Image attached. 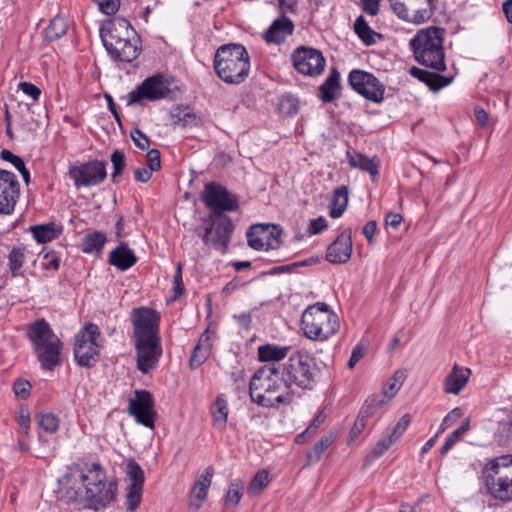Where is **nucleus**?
Returning a JSON list of instances; mask_svg holds the SVG:
<instances>
[{"label":"nucleus","instance_id":"obj_1","mask_svg":"<svg viewBox=\"0 0 512 512\" xmlns=\"http://www.w3.org/2000/svg\"><path fill=\"white\" fill-rule=\"evenodd\" d=\"M203 201L212 212L203 219L205 228L199 236L206 246L224 253L228 248L233 224L223 212L237 210L238 200L224 186L212 182L205 186Z\"/></svg>","mask_w":512,"mask_h":512},{"label":"nucleus","instance_id":"obj_2","mask_svg":"<svg viewBox=\"0 0 512 512\" xmlns=\"http://www.w3.org/2000/svg\"><path fill=\"white\" fill-rule=\"evenodd\" d=\"M76 481L83 486L71 485L66 496L70 501L78 502L84 508L100 511L111 505L117 496V483L108 482L106 472L98 463H93L87 472L79 471Z\"/></svg>","mask_w":512,"mask_h":512},{"label":"nucleus","instance_id":"obj_3","mask_svg":"<svg viewBox=\"0 0 512 512\" xmlns=\"http://www.w3.org/2000/svg\"><path fill=\"white\" fill-rule=\"evenodd\" d=\"M252 402L272 408L292 401V392L282 372L275 363H269L255 371L249 381Z\"/></svg>","mask_w":512,"mask_h":512},{"label":"nucleus","instance_id":"obj_4","mask_svg":"<svg viewBox=\"0 0 512 512\" xmlns=\"http://www.w3.org/2000/svg\"><path fill=\"white\" fill-rule=\"evenodd\" d=\"M214 70L225 83L238 85L243 83L250 72V57L241 44L221 45L214 55Z\"/></svg>","mask_w":512,"mask_h":512},{"label":"nucleus","instance_id":"obj_5","mask_svg":"<svg viewBox=\"0 0 512 512\" xmlns=\"http://www.w3.org/2000/svg\"><path fill=\"white\" fill-rule=\"evenodd\" d=\"M27 337L43 369L52 371L60 365L63 343L45 319L31 323L27 329Z\"/></svg>","mask_w":512,"mask_h":512},{"label":"nucleus","instance_id":"obj_6","mask_svg":"<svg viewBox=\"0 0 512 512\" xmlns=\"http://www.w3.org/2000/svg\"><path fill=\"white\" fill-rule=\"evenodd\" d=\"M410 46L419 64L438 71L446 69L443 29L430 26L420 30L410 40Z\"/></svg>","mask_w":512,"mask_h":512},{"label":"nucleus","instance_id":"obj_7","mask_svg":"<svg viewBox=\"0 0 512 512\" xmlns=\"http://www.w3.org/2000/svg\"><path fill=\"white\" fill-rule=\"evenodd\" d=\"M340 327L339 318L327 304L318 302L305 309L301 318L304 335L314 341H326Z\"/></svg>","mask_w":512,"mask_h":512},{"label":"nucleus","instance_id":"obj_8","mask_svg":"<svg viewBox=\"0 0 512 512\" xmlns=\"http://www.w3.org/2000/svg\"><path fill=\"white\" fill-rule=\"evenodd\" d=\"M131 34H135V31L130 23L123 19L115 22L101 34L103 45L114 60L130 63L139 56L138 41H132Z\"/></svg>","mask_w":512,"mask_h":512},{"label":"nucleus","instance_id":"obj_9","mask_svg":"<svg viewBox=\"0 0 512 512\" xmlns=\"http://www.w3.org/2000/svg\"><path fill=\"white\" fill-rule=\"evenodd\" d=\"M278 366L289 389L295 385L303 390H311L317 382L319 368L316 359L307 352L296 351Z\"/></svg>","mask_w":512,"mask_h":512},{"label":"nucleus","instance_id":"obj_10","mask_svg":"<svg viewBox=\"0 0 512 512\" xmlns=\"http://www.w3.org/2000/svg\"><path fill=\"white\" fill-rule=\"evenodd\" d=\"M487 491L495 499L512 500V455H504L489 461L482 470Z\"/></svg>","mask_w":512,"mask_h":512},{"label":"nucleus","instance_id":"obj_11","mask_svg":"<svg viewBox=\"0 0 512 512\" xmlns=\"http://www.w3.org/2000/svg\"><path fill=\"white\" fill-rule=\"evenodd\" d=\"M101 332L96 324H86L76 335L74 342V358L83 367H91L97 362L101 348Z\"/></svg>","mask_w":512,"mask_h":512},{"label":"nucleus","instance_id":"obj_12","mask_svg":"<svg viewBox=\"0 0 512 512\" xmlns=\"http://www.w3.org/2000/svg\"><path fill=\"white\" fill-rule=\"evenodd\" d=\"M171 94V80L163 74L147 77L141 84L127 95V105H143L154 102Z\"/></svg>","mask_w":512,"mask_h":512},{"label":"nucleus","instance_id":"obj_13","mask_svg":"<svg viewBox=\"0 0 512 512\" xmlns=\"http://www.w3.org/2000/svg\"><path fill=\"white\" fill-rule=\"evenodd\" d=\"M348 83L354 91L368 101L377 104L384 101L385 85L372 73L353 69L348 75Z\"/></svg>","mask_w":512,"mask_h":512},{"label":"nucleus","instance_id":"obj_14","mask_svg":"<svg viewBox=\"0 0 512 512\" xmlns=\"http://www.w3.org/2000/svg\"><path fill=\"white\" fill-rule=\"evenodd\" d=\"M388 2L398 18L419 25L432 17L436 0H410L409 7L400 0H388Z\"/></svg>","mask_w":512,"mask_h":512},{"label":"nucleus","instance_id":"obj_15","mask_svg":"<svg viewBox=\"0 0 512 512\" xmlns=\"http://www.w3.org/2000/svg\"><path fill=\"white\" fill-rule=\"evenodd\" d=\"M68 174L76 188L99 185L107 176L106 165L99 160L71 165Z\"/></svg>","mask_w":512,"mask_h":512},{"label":"nucleus","instance_id":"obj_16","mask_svg":"<svg viewBox=\"0 0 512 512\" xmlns=\"http://www.w3.org/2000/svg\"><path fill=\"white\" fill-rule=\"evenodd\" d=\"M128 412L135 418L137 423L147 428H154L156 412L154 400L150 392L136 390L134 397L129 399Z\"/></svg>","mask_w":512,"mask_h":512},{"label":"nucleus","instance_id":"obj_17","mask_svg":"<svg viewBox=\"0 0 512 512\" xmlns=\"http://www.w3.org/2000/svg\"><path fill=\"white\" fill-rule=\"evenodd\" d=\"M293 66L306 76H318L325 67V58L320 51L314 48L299 47L292 54Z\"/></svg>","mask_w":512,"mask_h":512},{"label":"nucleus","instance_id":"obj_18","mask_svg":"<svg viewBox=\"0 0 512 512\" xmlns=\"http://www.w3.org/2000/svg\"><path fill=\"white\" fill-rule=\"evenodd\" d=\"M132 324L135 340L159 338V317L153 310L144 307L134 309Z\"/></svg>","mask_w":512,"mask_h":512},{"label":"nucleus","instance_id":"obj_19","mask_svg":"<svg viewBox=\"0 0 512 512\" xmlns=\"http://www.w3.org/2000/svg\"><path fill=\"white\" fill-rule=\"evenodd\" d=\"M19 196L17 176L13 172L0 169V215L12 214Z\"/></svg>","mask_w":512,"mask_h":512},{"label":"nucleus","instance_id":"obj_20","mask_svg":"<svg viewBox=\"0 0 512 512\" xmlns=\"http://www.w3.org/2000/svg\"><path fill=\"white\" fill-rule=\"evenodd\" d=\"M137 367L146 374L152 370L162 354L160 338L135 340Z\"/></svg>","mask_w":512,"mask_h":512},{"label":"nucleus","instance_id":"obj_21","mask_svg":"<svg viewBox=\"0 0 512 512\" xmlns=\"http://www.w3.org/2000/svg\"><path fill=\"white\" fill-rule=\"evenodd\" d=\"M352 231L350 228L341 232L327 249L326 259L332 264L347 263L352 254Z\"/></svg>","mask_w":512,"mask_h":512},{"label":"nucleus","instance_id":"obj_22","mask_svg":"<svg viewBox=\"0 0 512 512\" xmlns=\"http://www.w3.org/2000/svg\"><path fill=\"white\" fill-rule=\"evenodd\" d=\"M214 469L207 467L195 481L189 493L188 507L191 510H199L207 498L208 490L212 484Z\"/></svg>","mask_w":512,"mask_h":512},{"label":"nucleus","instance_id":"obj_23","mask_svg":"<svg viewBox=\"0 0 512 512\" xmlns=\"http://www.w3.org/2000/svg\"><path fill=\"white\" fill-rule=\"evenodd\" d=\"M294 32L293 21L285 15L276 18L264 32L263 38L267 43L281 44Z\"/></svg>","mask_w":512,"mask_h":512},{"label":"nucleus","instance_id":"obj_24","mask_svg":"<svg viewBox=\"0 0 512 512\" xmlns=\"http://www.w3.org/2000/svg\"><path fill=\"white\" fill-rule=\"evenodd\" d=\"M471 370L454 364L443 382V390L447 394L458 395L467 385Z\"/></svg>","mask_w":512,"mask_h":512},{"label":"nucleus","instance_id":"obj_25","mask_svg":"<svg viewBox=\"0 0 512 512\" xmlns=\"http://www.w3.org/2000/svg\"><path fill=\"white\" fill-rule=\"evenodd\" d=\"M384 403L385 402L378 397H370L365 401L351 428L350 434L352 438H356L363 431L367 425V419L376 414L377 410L381 408Z\"/></svg>","mask_w":512,"mask_h":512},{"label":"nucleus","instance_id":"obj_26","mask_svg":"<svg viewBox=\"0 0 512 512\" xmlns=\"http://www.w3.org/2000/svg\"><path fill=\"white\" fill-rule=\"evenodd\" d=\"M108 262L121 271H126L137 262V257L127 244L121 243L109 254Z\"/></svg>","mask_w":512,"mask_h":512},{"label":"nucleus","instance_id":"obj_27","mask_svg":"<svg viewBox=\"0 0 512 512\" xmlns=\"http://www.w3.org/2000/svg\"><path fill=\"white\" fill-rule=\"evenodd\" d=\"M213 427L223 431L227 426L229 407L226 396L219 394L210 406Z\"/></svg>","mask_w":512,"mask_h":512},{"label":"nucleus","instance_id":"obj_28","mask_svg":"<svg viewBox=\"0 0 512 512\" xmlns=\"http://www.w3.org/2000/svg\"><path fill=\"white\" fill-rule=\"evenodd\" d=\"M30 232L38 243L44 244L58 238L63 232V225L56 222L34 225Z\"/></svg>","mask_w":512,"mask_h":512},{"label":"nucleus","instance_id":"obj_29","mask_svg":"<svg viewBox=\"0 0 512 512\" xmlns=\"http://www.w3.org/2000/svg\"><path fill=\"white\" fill-rule=\"evenodd\" d=\"M106 241L107 237L103 232L92 231L81 239L80 249L85 254L100 257Z\"/></svg>","mask_w":512,"mask_h":512},{"label":"nucleus","instance_id":"obj_30","mask_svg":"<svg viewBox=\"0 0 512 512\" xmlns=\"http://www.w3.org/2000/svg\"><path fill=\"white\" fill-rule=\"evenodd\" d=\"M212 348L211 336L206 330L199 338L198 344L195 346L190 357L189 365L192 369L200 367L210 356Z\"/></svg>","mask_w":512,"mask_h":512},{"label":"nucleus","instance_id":"obj_31","mask_svg":"<svg viewBox=\"0 0 512 512\" xmlns=\"http://www.w3.org/2000/svg\"><path fill=\"white\" fill-rule=\"evenodd\" d=\"M340 89V73L332 69L327 79L319 86V97L325 103H330L338 97Z\"/></svg>","mask_w":512,"mask_h":512},{"label":"nucleus","instance_id":"obj_32","mask_svg":"<svg viewBox=\"0 0 512 512\" xmlns=\"http://www.w3.org/2000/svg\"><path fill=\"white\" fill-rule=\"evenodd\" d=\"M410 74L420 81L426 83L431 89L434 90L441 89L452 82V78L444 77L436 73H431L418 67H412L410 69Z\"/></svg>","mask_w":512,"mask_h":512},{"label":"nucleus","instance_id":"obj_33","mask_svg":"<svg viewBox=\"0 0 512 512\" xmlns=\"http://www.w3.org/2000/svg\"><path fill=\"white\" fill-rule=\"evenodd\" d=\"M290 351L288 346H277L273 344H266L258 347V359L261 362H272L280 364L281 360H284Z\"/></svg>","mask_w":512,"mask_h":512},{"label":"nucleus","instance_id":"obj_34","mask_svg":"<svg viewBox=\"0 0 512 512\" xmlns=\"http://www.w3.org/2000/svg\"><path fill=\"white\" fill-rule=\"evenodd\" d=\"M349 164L353 168L366 171L375 179L379 174V164L374 159L368 158L360 153H347Z\"/></svg>","mask_w":512,"mask_h":512},{"label":"nucleus","instance_id":"obj_35","mask_svg":"<svg viewBox=\"0 0 512 512\" xmlns=\"http://www.w3.org/2000/svg\"><path fill=\"white\" fill-rule=\"evenodd\" d=\"M348 204V189L346 186H340L333 192L329 215L331 218H339L344 213Z\"/></svg>","mask_w":512,"mask_h":512},{"label":"nucleus","instance_id":"obj_36","mask_svg":"<svg viewBox=\"0 0 512 512\" xmlns=\"http://www.w3.org/2000/svg\"><path fill=\"white\" fill-rule=\"evenodd\" d=\"M406 377H407V374H406L405 370H397L392 375V377L389 378V380L387 381V383L385 384V386L383 387V390H382L383 397L386 398V399L381 398V400H383L385 402L383 404V406L398 393V391L403 386V383H404ZM377 397L380 399L379 396H377Z\"/></svg>","mask_w":512,"mask_h":512},{"label":"nucleus","instance_id":"obj_37","mask_svg":"<svg viewBox=\"0 0 512 512\" xmlns=\"http://www.w3.org/2000/svg\"><path fill=\"white\" fill-rule=\"evenodd\" d=\"M267 235V228L265 225H253L247 231L246 235L249 246L255 250H265V244H267Z\"/></svg>","mask_w":512,"mask_h":512},{"label":"nucleus","instance_id":"obj_38","mask_svg":"<svg viewBox=\"0 0 512 512\" xmlns=\"http://www.w3.org/2000/svg\"><path fill=\"white\" fill-rule=\"evenodd\" d=\"M67 32V23L63 17H54L45 29L44 37L48 42L58 40Z\"/></svg>","mask_w":512,"mask_h":512},{"label":"nucleus","instance_id":"obj_39","mask_svg":"<svg viewBox=\"0 0 512 512\" xmlns=\"http://www.w3.org/2000/svg\"><path fill=\"white\" fill-rule=\"evenodd\" d=\"M125 474L129 480L131 487H143L144 485V471L135 460H129L126 463Z\"/></svg>","mask_w":512,"mask_h":512},{"label":"nucleus","instance_id":"obj_40","mask_svg":"<svg viewBox=\"0 0 512 512\" xmlns=\"http://www.w3.org/2000/svg\"><path fill=\"white\" fill-rule=\"evenodd\" d=\"M354 30L358 37L366 44L371 45L375 43L374 36L376 33L369 27L363 16L356 18L354 23Z\"/></svg>","mask_w":512,"mask_h":512},{"label":"nucleus","instance_id":"obj_41","mask_svg":"<svg viewBox=\"0 0 512 512\" xmlns=\"http://www.w3.org/2000/svg\"><path fill=\"white\" fill-rule=\"evenodd\" d=\"M26 260V249L25 247L19 246L14 247L9 255H8V261H9V269L13 276L18 275V271L21 269L23 264Z\"/></svg>","mask_w":512,"mask_h":512},{"label":"nucleus","instance_id":"obj_42","mask_svg":"<svg viewBox=\"0 0 512 512\" xmlns=\"http://www.w3.org/2000/svg\"><path fill=\"white\" fill-rule=\"evenodd\" d=\"M59 423V418L51 412L42 413L38 418V425L40 428L49 434H54L57 432Z\"/></svg>","mask_w":512,"mask_h":512},{"label":"nucleus","instance_id":"obj_43","mask_svg":"<svg viewBox=\"0 0 512 512\" xmlns=\"http://www.w3.org/2000/svg\"><path fill=\"white\" fill-rule=\"evenodd\" d=\"M268 483V472H266L265 470H261L257 472L256 475L253 477L247 491L250 495H258L263 491V489L268 485Z\"/></svg>","mask_w":512,"mask_h":512},{"label":"nucleus","instance_id":"obj_44","mask_svg":"<svg viewBox=\"0 0 512 512\" xmlns=\"http://www.w3.org/2000/svg\"><path fill=\"white\" fill-rule=\"evenodd\" d=\"M111 162H112V166H113V172L111 174V178L114 183H117L119 181V177L121 176V174L126 166L124 153L120 150H115L111 154Z\"/></svg>","mask_w":512,"mask_h":512},{"label":"nucleus","instance_id":"obj_45","mask_svg":"<svg viewBox=\"0 0 512 512\" xmlns=\"http://www.w3.org/2000/svg\"><path fill=\"white\" fill-rule=\"evenodd\" d=\"M410 424V417L408 414L403 415L399 421L387 432L386 436L393 442L398 441Z\"/></svg>","mask_w":512,"mask_h":512},{"label":"nucleus","instance_id":"obj_46","mask_svg":"<svg viewBox=\"0 0 512 512\" xmlns=\"http://www.w3.org/2000/svg\"><path fill=\"white\" fill-rule=\"evenodd\" d=\"M143 487L128 486L126 490L127 510L134 512L140 505L142 499Z\"/></svg>","mask_w":512,"mask_h":512},{"label":"nucleus","instance_id":"obj_47","mask_svg":"<svg viewBox=\"0 0 512 512\" xmlns=\"http://www.w3.org/2000/svg\"><path fill=\"white\" fill-rule=\"evenodd\" d=\"M469 423L466 422L458 427L455 431H453L446 438L443 446L441 447V454H446L458 441L459 439L468 431Z\"/></svg>","mask_w":512,"mask_h":512},{"label":"nucleus","instance_id":"obj_48","mask_svg":"<svg viewBox=\"0 0 512 512\" xmlns=\"http://www.w3.org/2000/svg\"><path fill=\"white\" fill-rule=\"evenodd\" d=\"M333 439L330 436L322 437L313 447L312 452L308 454L310 462H317L320 460L325 450L332 444Z\"/></svg>","mask_w":512,"mask_h":512},{"label":"nucleus","instance_id":"obj_49","mask_svg":"<svg viewBox=\"0 0 512 512\" xmlns=\"http://www.w3.org/2000/svg\"><path fill=\"white\" fill-rule=\"evenodd\" d=\"M242 497V487L239 483L233 482L230 484L229 489L225 496V504L236 506Z\"/></svg>","mask_w":512,"mask_h":512},{"label":"nucleus","instance_id":"obj_50","mask_svg":"<svg viewBox=\"0 0 512 512\" xmlns=\"http://www.w3.org/2000/svg\"><path fill=\"white\" fill-rule=\"evenodd\" d=\"M98 6L99 10L105 15L115 14L120 6L119 0H93Z\"/></svg>","mask_w":512,"mask_h":512},{"label":"nucleus","instance_id":"obj_51","mask_svg":"<svg viewBox=\"0 0 512 512\" xmlns=\"http://www.w3.org/2000/svg\"><path fill=\"white\" fill-rule=\"evenodd\" d=\"M184 283L182 278V264L178 263L175 274L173 276V292L174 299L180 297L184 292Z\"/></svg>","mask_w":512,"mask_h":512},{"label":"nucleus","instance_id":"obj_52","mask_svg":"<svg viewBox=\"0 0 512 512\" xmlns=\"http://www.w3.org/2000/svg\"><path fill=\"white\" fill-rule=\"evenodd\" d=\"M13 390L17 397L25 399L30 394L31 384L24 379H17L13 384Z\"/></svg>","mask_w":512,"mask_h":512},{"label":"nucleus","instance_id":"obj_53","mask_svg":"<svg viewBox=\"0 0 512 512\" xmlns=\"http://www.w3.org/2000/svg\"><path fill=\"white\" fill-rule=\"evenodd\" d=\"M19 90H21L26 96L30 97L33 101H37L41 96V90L30 82H20L18 85Z\"/></svg>","mask_w":512,"mask_h":512},{"label":"nucleus","instance_id":"obj_54","mask_svg":"<svg viewBox=\"0 0 512 512\" xmlns=\"http://www.w3.org/2000/svg\"><path fill=\"white\" fill-rule=\"evenodd\" d=\"M131 139L135 146L138 148L145 150L149 147V139L147 136L140 131L139 129H134L130 133Z\"/></svg>","mask_w":512,"mask_h":512},{"label":"nucleus","instance_id":"obj_55","mask_svg":"<svg viewBox=\"0 0 512 512\" xmlns=\"http://www.w3.org/2000/svg\"><path fill=\"white\" fill-rule=\"evenodd\" d=\"M366 353L365 346L358 344L356 345L351 353L350 359L348 360L347 367L348 369H353L356 364L364 357Z\"/></svg>","mask_w":512,"mask_h":512},{"label":"nucleus","instance_id":"obj_56","mask_svg":"<svg viewBox=\"0 0 512 512\" xmlns=\"http://www.w3.org/2000/svg\"><path fill=\"white\" fill-rule=\"evenodd\" d=\"M148 169L158 171L161 168L160 153L156 149H151L146 154Z\"/></svg>","mask_w":512,"mask_h":512},{"label":"nucleus","instance_id":"obj_57","mask_svg":"<svg viewBox=\"0 0 512 512\" xmlns=\"http://www.w3.org/2000/svg\"><path fill=\"white\" fill-rule=\"evenodd\" d=\"M267 228V244H265V250L276 249L279 246V232L275 231V227L265 225Z\"/></svg>","mask_w":512,"mask_h":512},{"label":"nucleus","instance_id":"obj_58","mask_svg":"<svg viewBox=\"0 0 512 512\" xmlns=\"http://www.w3.org/2000/svg\"><path fill=\"white\" fill-rule=\"evenodd\" d=\"M327 228V220L320 216L316 219H312L308 226V233L310 235H316Z\"/></svg>","mask_w":512,"mask_h":512},{"label":"nucleus","instance_id":"obj_59","mask_svg":"<svg viewBox=\"0 0 512 512\" xmlns=\"http://www.w3.org/2000/svg\"><path fill=\"white\" fill-rule=\"evenodd\" d=\"M393 442L385 435L374 446L372 453L374 457L382 456L391 446Z\"/></svg>","mask_w":512,"mask_h":512},{"label":"nucleus","instance_id":"obj_60","mask_svg":"<svg viewBox=\"0 0 512 512\" xmlns=\"http://www.w3.org/2000/svg\"><path fill=\"white\" fill-rule=\"evenodd\" d=\"M1 159L10 162L17 170L23 168L24 161L17 155H14L11 151L3 149L0 153Z\"/></svg>","mask_w":512,"mask_h":512},{"label":"nucleus","instance_id":"obj_61","mask_svg":"<svg viewBox=\"0 0 512 512\" xmlns=\"http://www.w3.org/2000/svg\"><path fill=\"white\" fill-rule=\"evenodd\" d=\"M278 6L281 15L294 14L297 12L298 0H278Z\"/></svg>","mask_w":512,"mask_h":512},{"label":"nucleus","instance_id":"obj_62","mask_svg":"<svg viewBox=\"0 0 512 512\" xmlns=\"http://www.w3.org/2000/svg\"><path fill=\"white\" fill-rule=\"evenodd\" d=\"M362 9L370 16H376L379 12L380 0H360Z\"/></svg>","mask_w":512,"mask_h":512},{"label":"nucleus","instance_id":"obj_63","mask_svg":"<svg viewBox=\"0 0 512 512\" xmlns=\"http://www.w3.org/2000/svg\"><path fill=\"white\" fill-rule=\"evenodd\" d=\"M461 415L462 412L459 408H454L453 410H451L443 419L440 430L444 431L447 426H449L453 422H456L461 417Z\"/></svg>","mask_w":512,"mask_h":512},{"label":"nucleus","instance_id":"obj_64","mask_svg":"<svg viewBox=\"0 0 512 512\" xmlns=\"http://www.w3.org/2000/svg\"><path fill=\"white\" fill-rule=\"evenodd\" d=\"M402 221H403L402 215L399 213H396V212H389L385 216L386 226L391 227L393 229H397L400 226V224L402 223Z\"/></svg>","mask_w":512,"mask_h":512}]
</instances>
